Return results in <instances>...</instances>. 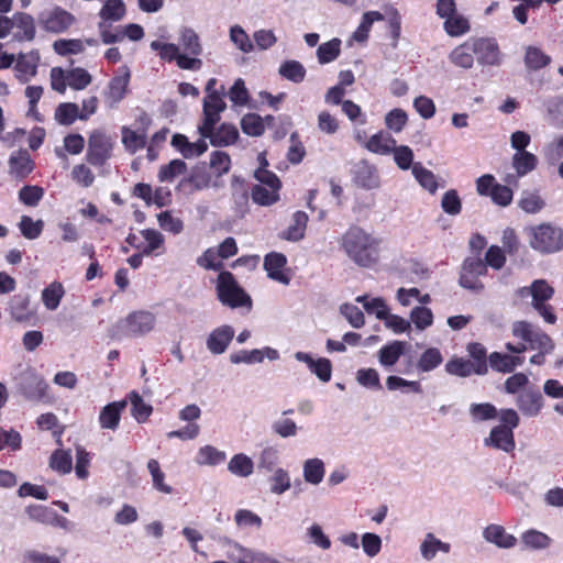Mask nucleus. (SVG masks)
<instances>
[{"instance_id": "f257e3e1", "label": "nucleus", "mask_w": 563, "mask_h": 563, "mask_svg": "<svg viewBox=\"0 0 563 563\" xmlns=\"http://www.w3.org/2000/svg\"><path fill=\"white\" fill-rule=\"evenodd\" d=\"M382 240L358 225L350 227L340 239L345 255L357 266L369 268L380 258Z\"/></svg>"}, {"instance_id": "f03ea898", "label": "nucleus", "mask_w": 563, "mask_h": 563, "mask_svg": "<svg viewBox=\"0 0 563 563\" xmlns=\"http://www.w3.org/2000/svg\"><path fill=\"white\" fill-rule=\"evenodd\" d=\"M156 323L155 316L150 311H134L119 320L110 330L113 339L142 336L151 332Z\"/></svg>"}, {"instance_id": "cd10ccee", "label": "nucleus", "mask_w": 563, "mask_h": 563, "mask_svg": "<svg viewBox=\"0 0 563 563\" xmlns=\"http://www.w3.org/2000/svg\"><path fill=\"white\" fill-rule=\"evenodd\" d=\"M551 56L545 54L540 47L528 45L525 47L523 63L528 70L537 71L551 64Z\"/></svg>"}, {"instance_id": "e433bc0d", "label": "nucleus", "mask_w": 563, "mask_h": 563, "mask_svg": "<svg viewBox=\"0 0 563 563\" xmlns=\"http://www.w3.org/2000/svg\"><path fill=\"white\" fill-rule=\"evenodd\" d=\"M65 289L59 282H53L42 291V301L46 309L54 311L58 308Z\"/></svg>"}, {"instance_id": "c9c22d12", "label": "nucleus", "mask_w": 563, "mask_h": 563, "mask_svg": "<svg viewBox=\"0 0 563 563\" xmlns=\"http://www.w3.org/2000/svg\"><path fill=\"white\" fill-rule=\"evenodd\" d=\"M122 143L128 152L134 154L139 150L143 148L146 144V130L136 132L128 126H123L121 130Z\"/></svg>"}, {"instance_id": "052dcab7", "label": "nucleus", "mask_w": 563, "mask_h": 563, "mask_svg": "<svg viewBox=\"0 0 563 563\" xmlns=\"http://www.w3.org/2000/svg\"><path fill=\"white\" fill-rule=\"evenodd\" d=\"M278 190L274 187L255 185L252 189V199L257 205L269 206L277 201Z\"/></svg>"}, {"instance_id": "f8f14e48", "label": "nucleus", "mask_w": 563, "mask_h": 563, "mask_svg": "<svg viewBox=\"0 0 563 563\" xmlns=\"http://www.w3.org/2000/svg\"><path fill=\"white\" fill-rule=\"evenodd\" d=\"M538 165V158L534 154L526 152H516L512 156V167L516 170V175H507L505 181L508 185L517 186L518 178L526 176L536 169Z\"/></svg>"}, {"instance_id": "c03bdc74", "label": "nucleus", "mask_w": 563, "mask_h": 563, "mask_svg": "<svg viewBox=\"0 0 563 563\" xmlns=\"http://www.w3.org/2000/svg\"><path fill=\"white\" fill-rule=\"evenodd\" d=\"M443 362V356L439 349H427L417 362V369L422 373H428L435 369Z\"/></svg>"}, {"instance_id": "e2e57ef3", "label": "nucleus", "mask_w": 563, "mask_h": 563, "mask_svg": "<svg viewBox=\"0 0 563 563\" xmlns=\"http://www.w3.org/2000/svg\"><path fill=\"white\" fill-rule=\"evenodd\" d=\"M66 73L68 86L74 90H82L92 81L91 75L81 67L73 68Z\"/></svg>"}, {"instance_id": "6ab92c4d", "label": "nucleus", "mask_w": 563, "mask_h": 563, "mask_svg": "<svg viewBox=\"0 0 563 563\" xmlns=\"http://www.w3.org/2000/svg\"><path fill=\"white\" fill-rule=\"evenodd\" d=\"M126 407V401H113L106 405L99 413V423L102 429L117 430L121 420V412Z\"/></svg>"}, {"instance_id": "de8ad7c7", "label": "nucleus", "mask_w": 563, "mask_h": 563, "mask_svg": "<svg viewBox=\"0 0 563 563\" xmlns=\"http://www.w3.org/2000/svg\"><path fill=\"white\" fill-rule=\"evenodd\" d=\"M341 53V40L332 38L322 43L317 48V58L319 64L324 65L335 60Z\"/></svg>"}, {"instance_id": "423d86ee", "label": "nucleus", "mask_w": 563, "mask_h": 563, "mask_svg": "<svg viewBox=\"0 0 563 563\" xmlns=\"http://www.w3.org/2000/svg\"><path fill=\"white\" fill-rule=\"evenodd\" d=\"M37 22L45 32L60 34L75 24L76 18L73 13L60 7H53L41 12L37 16Z\"/></svg>"}, {"instance_id": "bf43d9fd", "label": "nucleus", "mask_w": 563, "mask_h": 563, "mask_svg": "<svg viewBox=\"0 0 563 563\" xmlns=\"http://www.w3.org/2000/svg\"><path fill=\"white\" fill-rule=\"evenodd\" d=\"M241 129L246 135L257 137L265 131L264 121L256 113H247L241 120Z\"/></svg>"}, {"instance_id": "0e129e2a", "label": "nucleus", "mask_w": 563, "mask_h": 563, "mask_svg": "<svg viewBox=\"0 0 563 563\" xmlns=\"http://www.w3.org/2000/svg\"><path fill=\"white\" fill-rule=\"evenodd\" d=\"M44 222L42 220L34 221L29 216H22L19 222V229L25 239H37L43 231Z\"/></svg>"}, {"instance_id": "4c0bfd02", "label": "nucleus", "mask_w": 563, "mask_h": 563, "mask_svg": "<svg viewBox=\"0 0 563 563\" xmlns=\"http://www.w3.org/2000/svg\"><path fill=\"white\" fill-rule=\"evenodd\" d=\"M518 206L527 213H538L545 207V201L537 190H525Z\"/></svg>"}, {"instance_id": "79ce46f5", "label": "nucleus", "mask_w": 563, "mask_h": 563, "mask_svg": "<svg viewBox=\"0 0 563 563\" xmlns=\"http://www.w3.org/2000/svg\"><path fill=\"white\" fill-rule=\"evenodd\" d=\"M225 452L212 445L201 446L197 453L196 463L199 465H219L225 461Z\"/></svg>"}, {"instance_id": "58836bf2", "label": "nucleus", "mask_w": 563, "mask_h": 563, "mask_svg": "<svg viewBox=\"0 0 563 563\" xmlns=\"http://www.w3.org/2000/svg\"><path fill=\"white\" fill-rule=\"evenodd\" d=\"M521 542L527 549L543 550L550 547L551 538L539 530L530 529L522 533Z\"/></svg>"}, {"instance_id": "ddd939ff", "label": "nucleus", "mask_w": 563, "mask_h": 563, "mask_svg": "<svg viewBox=\"0 0 563 563\" xmlns=\"http://www.w3.org/2000/svg\"><path fill=\"white\" fill-rule=\"evenodd\" d=\"M354 183L364 189H375L379 186V176L374 165L363 159L356 163L352 170Z\"/></svg>"}, {"instance_id": "f3484780", "label": "nucleus", "mask_w": 563, "mask_h": 563, "mask_svg": "<svg viewBox=\"0 0 563 563\" xmlns=\"http://www.w3.org/2000/svg\"><path fill=\"white\" fill-rule=\"evenodd\" d=\"M130 82V71L126 69L123 75L114 76L104 90L106 102L110 108L115 107L126 95Z\"/></svg>"}, {"instance_id": "9d476101", "label": "nucleus", "mask_w": 563, "mask_h": 563, "mask_svg": "<svg viewBox=\"0 0 563 563\" xmlns=\"http://www.w3.org/2000/svg\"><path fill=\"white\" fill-rule=\"evenodd\" d=\"M235 331L232 325L223 324L214 328L206 340V346L211 354H223L234 338Z\"/></svg>"}, {"instance_id": "20e7f679", "label": "nucleus", "mask_w": 563, "mask_h": 563, "mask_svg": "<svg viewBox=\"0 0 563 563\" xmlns=\"http://www.w3.org/2000/svg\"><path fill=\"white\" fill-rule=\"evenodd\" d=\"M511 334L528 343L527 346L530 350L552 353L555 349V343L549 334L526 320L515 321L511 325Z\"/></svg>"}, {"instance_id": "37998d69", "label": "nucleus", "mask_w": 563, "mask_h": 563, "mask_svg": "<svg viewBox=\"0 0 563 563\" xmlns=\"http://www.w3.org/2000/svg\"><path fill=\"white\" fill-rule=\"evenodd\" d=\"M356 302L362 303L367 313L375 314V317L379 320H383L389 312L387 303L380 297L368 298V296L363 295L356 298Z\"/></svg>"}, {"instance_id": "8fccbe9b", "label": "nucleus", "mask_w": 563, "mask_h": 563, "mask_svg": "<svg viewBox=\"0 0 563 563\" xmlns=\"http://www.w3.org/2000/svg\"><path fill=\"white\" fill-rule=\"evenodd\" d=\"M179 42L180 46L189 55L198 56L202 52L199 35L190 27L181 30Z\"/></svg>"}, {"instance_id": "09e8293b", "label": "nucleus", "mask_w": 563, "mask_h": 563, "mask_svg": "<svg viewBox=\"0 0 563 563\" xmlns=\"http://www.w3.org/2000/svg\"><path fill=\"white\" fill-rule=\"evenodd\" d=\"M229 37L233 45L242 53L249 54L254 51L253 42L241 25L235 24L231 26Z\"/></svg>"}, {"instance_id": "0eeeda50", "label": "nucleus", "mask_w": 563, "mask_h": 563, "mask_svg": "<svg viewBox=\"0 0 563 563\" xmlns=\"http://www.w3.org/2000/svg\"><path fill=\"white\" fill-rule=\"evenodd\" d=\"M112 137L96 130L89 136L86 159L93 166H102L112 156Z\"/></svg>"}, {"instance_id": "603ef678", "label": "nucleus", "mask_w": 563, "mask_h": 563, "mask_svg": "<svg viewBox=\"0 0 563 563\" xmlns=\"http://www.w3.org/2000/svg\"><path fill=\"white\" fill-rule=\"evenodd\" d=\"M53 49L60 56L80 54L85 51V42L80 38H59L53 43Z\"/></svg>"}, {"instance_id": "338daca9", "label": "nucleus", "mask_w": 563, "mask_h": 563, "mask_svg": "<svg viewBox=\"0 0 563 563\" xmlns=\"http://www.w3.org/2000/svg\"><path fill=\"white\" fill-rule=\"evenodd\" d=\"M271 482V492L276 495H282L287 492L290 486V476L287 471L284 468H277L274 471V474L269 478Z\"/></svg>"}, {"instance_id": "bb28decb", "label": "nucleus", "mask_w": 563, "mask_h": 563, "mask_svg": "<svg viewBox=\"0 0 563 563\" xmlns=\"http://www.w3.org/2000/svg\"><path fill=\"white\" fill-rule=\"evenodd\" d=\"M408 343L405 341H393L378 351L379 364L384 367L394 366L405 353Z\"/></svg>"}, {"instance_id": "5701e85b", "label": "nucleus", "mask_w": 563, "mask_h": 563, "mask_svg": "<svg viewBox=\"0 0 563 563\" xmlns=\"http://www.w3.org/2000/svg\"><path fill=\"white\" fill-rule=\"evenodd\" d=\"M525 358L519 355H509L500 352H493L488 356L489 366L498 373H512L521 366Z\"/></svg>"}, {"instance_id": "a211bd4d", "label": "nucleus", "mask_w": 563, "mask_h": 563, "mask_svg": "<svg viewBox=\"0 0 563 563\" xmlns=\"http://www.w3.org/2000/svg\"><path fill=\"white\" fill-rule=\"evenodd\" d=\"M287 263V258L284 254L272 252L264 258V268L267 275L273 280L279 282L284 285H288L290 279L283 273V268Z\"/></svg>"}, {"instance_id": "a18cd8bd", "label": "nucleus", "mask_w": 563, "mask_h": 563, "mask_svg": "<svg viewBox=\"0 0 563 563\" xmlns=\"http://www.w3.org/2000/svg\"><path fill=\"white\" fill-rule=\"evenodd\" d=\"M412 175L421 187L428 190L430 194H434L438 189V181L435 175L423 167L421 163H415L412 165Z\"/></svg>"}, {"instance_id": "c85d7f7f", "label": "nucleus", "mask_w": 563, "mask_h": 563, "mask_svg": "<svg viewBox=\"0 0 563 563\" xmlns=\"http://www.w3.org/2000/svg\"><path fill=\"white\" fill-rule=\"evenodd\" d=\"M14 26L19 31L14 34L18 41H33L35 37V22L31 14L24 12L14 13Z\"/></svg>"}, {"instance_id": "473e14b6", "label": "nucleus", "mask_w": 563, "mask_h": 563, "mask_svg": "<svg viewBox=\"0 0 563 563\" xmlns=\"http://www.w3.org/2000/svg\"><path fill=\"white\" fill-rule=\"evenodd\" d=\"M126 14V8L123 0H106L99 11L100 22H119Z\"/></svg>"}, {"instance_id": "4468645a", "label": "nucleus", "mask_w": 563, "mask_h": 563, "mask_svg": "<svg viewBox=\"0 0 563 563\" xmlns=\"http://www.w3.org/2000/svg\"><path fill=\"white\" fill-rule=\"evenodd\" d=\"M267 357L271 361H275L279 357V353L277 350L272 347H264L262 350L254 349L251 351L241 350L235 353L230 354V362L232 364H257L262 363L264 358Z\"/></svg>"}, {"instance_id": "13d9d810", "label": "nucleus", "mask_w": 563, "mask_h": 563, "mask_svg": "<svg viewBox=\"0 0 563 563\" xmlns=\"http://www.w3.org/2000/svg\"><path fill=\"white\" fill-rule=\"evenodd\" d=\"M554 295V289L544 279H536L532 282V301L531 306L545 303Z\"/></svg>"}, {"instance_id": "6e6d98bb", "label": "nucleus", "mask_w": 563, "mask_h": 563, "mask_svg": "<svg viewBox=\"0 0 563 563\" xmlns=\"http://www.w3.org/2000/svg\"><path fill=\"white\" fill-rule=\"evenodd\" d=\"M49 466L59 474H68L73 468V457L69 451L56 450L49 457Z\"/></svg>"}, {"instance_id": "b1692460", "label": "nucleus", "mask_w": 563, "mask_h": 563, "mask_svg": "<svg viewBox=\"0 0 563 563\" xmlns=\"http://www.w3.org/2000/svg\"><path fill=\"white\" fill-rule=\"evenodd\" d=\"M10 174L25 178L33 170V162L26 150L13 152L9 158Z\"/></svg>"}, {"instance_id": "864d4df0", "label": "nucleus", "mask_w": 563, "mask_h": 563, "mask_svg": "<svg viewBox=\"0 0 563 563\" xmlns=\"http://www.w3.org/2000/svg\"><path fill=\"white\" fill-rule=\"evenodd\" d=\"M253 461L245 454H235L228 464V470L240 477H247L253 473Z\"/></svg>"}, {"instance_id": "49530a36", "label": "nucleus", "mask_w": 563, "mask_h": 563, "mask_svg": "<svg viewBox=\"0 0 563 563\" xmlns=\"http://www.w3.org/2000/svg\"><path fill=\"white\" fill-rule=\"evenodd\" d=\"M77 119L80 120V109L77 103L64 102L55 110V120L62 125H70Z\"/></svg>"}, {"instance_id": "6e6552de", "label": "nucleus", "mask_w": 563, "mask_h": 563, "mask_svg": "<svg viewBox=\"0 0 563 563\" xmlns=\"http://www.w3.org/2000/svg\"><path fill=\"white\" fill-rule=\"evenodd\" d=\"M198 132L205 140L209 139L211 145L219 147L234 144L239 139V131L231 123H222L219 128H216V124L201 123Z\"/></svg>"}, {"instance_id": "5fc2aeb1", "label": "nucleus", "mask_w": 563, "mask_h": 563, "mask_svg": "<svg viewBox=\"0 0 563 563\" xmlns=\"http://www.w3.org/2000/svg\"><path fill=\"white\" fill-rule=\"evenodd\" d=\"M467 352L474 360L472 362L476 366V375H486L488 373V365L485 346L481 343L473 342L467 345Z\"/></svg>"}, {"instance_id": "9b49d317", "label": "nucleus", "mask_w": 563, "mask_h": 563, "mask_svg": "<svg viewBox=\"0 0 563 563\" xmlns=\"http://www.w3.org/2000/svg\"><path fill=\"white\" fill-rule=\"evenodd\" d=\"M224 87L221 86V91L212 95H208L203 98L202 113L203 121L208 125L217 124L221 119V113L227 109L224 101Z\"/></svg>"}, {"instance_id": "ea45409f", "label": "nucleus", "mask_w": 563, "mask_h": 563, "mask_svg": "<svg viewBox=\"0 0 563 563\" xmlns=\"http://www.w3.org/2000/svg\"><path fill=\"white\" fill-rule=\"evenodd\" d=\"M445 372L457 377H468L476 374V366L472 361L463 357H452L445 364Z\"/></svg>"}, {"instance_id": "393cba45", "label": "nucleus", "mask_w": 563, "mask_h": 563, "mask_svg": "<svg viewBox=\"0 0 563 563\" xmlns=\"http://www.w3.org/2000/svg\"><path fill=\"white\" fill-rule=\"evenodd\" d=\"M475 43L474 40L466 41L465 43L456 46L449 55L452 64L457 67L468 69L474 64Z\"/></svg>"}, {"instance_id": "7c9ffc66", "label": "nucleus", "mask_w": 563, "mask_h": 563, "mask_svg": "<svg viewBox=\"0 0 563 563\" xmlns=\"http://www.w3.org/2000/svg\"><path fill=\"white\" fill-rule=\"evenodd\" d=\"M141 235L144 238L146 244H142V251L145 256H150L154 253L156 255L164 253V235L155 229H144L141 231Z\"/></svg>"}, {"instance_id": "72a5a7b5", "label": "nucleus", "mask_w": 563, "mask_h": 563, "mask_svg": "<svg viewBox=\"0 0 563 563\" xmlns=\"http://www.w3.org/2000/svg\"><path fill=\"white\" fill-rule=\"evenodd\" d=\"M278 74L284 79H287L294 84H300L305 80L307 71L300 62L288 59L279 65Z\"/></svg>"}, {"instance_id": "a19ab883", "label": "nucleus", "mask_w": 563, "mask_h": 563, "mask_svg": "<svg viewBox=\"0 0 563 563\" xmlns=\"http://www.w3.org/2000/svg\"><path fill=\"white\" fill-rule=\"evenodd\" d=\"M187 165L181 159H173L166 165L159 167L157 178L161 183H173L178 176L184 175Z\"/></svg>"}, {"instance_id": "2eb2a0df", "label": "nucleus", "mask_w": 563, "mask_h": 563, "mask_svg": "<svg viewBox=\"0 0 563 563\" xmlns=\"http://www.w3.org/2000/svg\"><path fill=\"white\" fill-rule=\"evenodd\" d=\"M485 445L509 453L515 450L514 432L505 426H496L484 440Z\"/></svg>"}, {"instance_id": "774afa93", "label": "nucleus", "mask_w": 563, "mask_h": 563, "mask_svg": "<svg viewBox=\"0 0 563 563\" xmlns=\"http://www.w3.org/2000/svg\"><path fill=\"white\" fill-rule=\"evenodd\" d=\"M230 101L235 107H243L249 102L250 96L242 78H238L228 91Z\"/></svg>"}, {"instance_id": "69168bd1", "label": "nucleus", "mask_w": 563, "mask_h": 563, "mask_svg": "<svg viewBox=\"0 0 563 563\" xmlns=\"http://www.w3.org/2000/svg\"><path fill=\"white\" fill-rule=\"evenodd\" d=\"M410 320L418 330H426L433 322V313L431 309L417 306L410 312Z\"/></svg>"}, {"instance_id": "f704fd0d", "label": "nucleus", "mask_w": 563, "mask_h": 563, "mask_svg": "<svg viewBox=\"0 0 563 563\" xmlns=\"http://www.w3.org/2000/svg\"><path fill=\"white\" fill-rule=\"evenodd\" d=\"M219 542L224 547H228V556L236 563H252L256 553L251 550L243 548L238 542L223 537L219 539Z\"/></svg>"}, {"instance_id": "c756f323", "label": "nucleus", "mask_w": 563, "mask_h": 563, "mask_svg": "<svg viewBox=\"0 0 563 563\" xmlns=\"http://www.w3.org/2000/svg\"><path fill=\"white\" fill-rule=\"evenodd\" d=\"M308 222V216L303 211L292 214V223L280 233V238L287 241L297 242L303 239Z\"/></svg>"}, {"instance_id": "412c9836", "label": "nucleus", "mask_w": 563, "mask_h": 563, "mask_svg": "<svg viewBox=\"0 0 563 563\" xmlns=\"http://www.w3.org/2000/svg\"><path fill=\"white\" fill-rule=\"evenodd\" d=\"M483 538L500 549H510L517 543L516 537L507 533L505 528L499 525L487 526L483 531Z\"/></svg>"}, {"instance_id": "dca6fc26", "label": "nucleus", "mask_w": 563, "mask_h": 563, "mask_svg": "<svg viewBox=\"0 0 563 563\" xmlns=\"http://www.w3.org/2000/svg\"><path fill=\"white\" fill-rule=\"evenodd\" d=\"M516 402L523 415L534 417L543 406V397L538 388H527L518 395Z\"/></svg>"}, {"instance_id": "39448f33", "label": "nucleus", "mask_w": 563, "mask_h": 563, "mask_svg": "<svg viewBox=\"0 0 563 563\" xmlns=\"http://www.w3.org/2000/svg\"><path fill=\"white\" fill-rule=\"evenodd\" d=\"M217 295L220 302L230 308H251V297L238 285L230 272H221L218 276Z\"/></svg>"}, {"instance_id": "aec40b11", "label": "nucleus", "mask_w": 563, "mask_h": 563, "mask_svg": "<svg viewBox=\"0 0 563 563\" xmlns=\"http://www.w3.org/2000/svg\"><path fill=\"white\" fill-rule=\"evenodd\" d=\"M172 145L176 147L185 158L200 156L208 150L206 140L201 136L197 142H189L183 134H175L172 137Z\"/></svg>"}, {"instance_id": "7ed1b4c3", "label": "nucleus", "mask_w": 563, "mask_h": 563, "mask_svg": "<svg viewBox=\"0 0 563 563\" xmlns=\"http://www.w3.org/2000/svg\"><path fill=\"white\" fill-rule=\"evenodd\" d=\"M530 246L542 254L556 253L563 249V230L550 222L528 229Z\"/></svg>"}, {"instance_id": "4d7b16f0", "label": "nucleus", "mask_w": 563, "mask_h": 563, "mask_svg": "<svg viewBox=\"0 0 563 563\" xmlns=\"http://www.w3.org/2000/svg\"><path fill=\"white\" fill-rule=\"evenodd\" d=\"M29 305L30 300L26 296H13L10 301V312L12 318L19 322L27 321L31 317Z\"/></svg>"}, {"instance_id": "a878e982", "label": "nucleus", "mask_w": 563, "mask_h": 563, "mask_svg": "<svg viewBox=\"0 0 563 563\" xmlns=\"http://www.w3.org/2000/svg\"><path fill=\"white\" fill-rule=\"evenodd\" d=\"M396 140L386 132H378L372 135L365 143L364 147L375 154L389 155L394 150Z\"/></svg>"}, {"instance_id": "4be33fe9", "label": "nucleus", "mask_w": 563, "mask_h": 563, "mask_svg": "<svg viewBox=\"0 0 563 563\" xmlns=\"http://www.w3.org/2000/svg\"><path fill=\"white\" fill-rule=\"evenodd\" d=\"M22 393L27 399L44 400L47 397V383L40 376L31 374L24 377Z\"/></svg>"}, {"instance_id": "1a4fd4ad", "label": "nucleus", "mask_w": 563, "mask_h": 563, "mask_svg": "<svg viewBox=\"0 0 563 563\" xmlns=\"http://www.w3.org/2000/svg\"><path fill=\"white\" fill-rule=\"evenodd\" d=\"M475 55L482 66H499L503 62V55L499 46L494 38H476Z\"/></svg>"}, {"instance_id": "3c124183", "label": "nucleus", "mask_w": 563, "mask_h": 563, "mask_svg": "<svg viewBox=\"0 0 563 563\" xmlns=\"http://www.w3.org/2000/svg\"><path fill=\"white\" fill-rule=\"evenodd\" d=\"M129 400L132 405L131 415L133 418L140 423L145 422L153 411L152 406L146 404L136 391L129 394Z\"/></svg>"}, {"instance_id": "2f4dec72", "label": "nucleus", "mask_w": 563, "mask_h": 563, "mask_svg": "<svg viewBox=\"0 0 563 563\" xmlns=\"http://www.w3.org/2000/svg\"><path fill=\"white\" fill-rule=\"evenodd\" d=\"M325 468L321 459L313 457L305 461L302 465L303 479L311 485H319L324 477Z\"/></svg>"}, {"instance_id": "680f3d73", "label": "nucleus", "mask_w": 563, "mask_h": 563, "mask_svg": "<svg viewBox=\"0 0 563 563\" xmlns=\"http://www.w3.org/2000/svg\"><path fill=\"white\" fill-rule=\"evenodd\" d=\"M147 470L152 476L153 486L156 490L164 494H172L173 487L165 484V474L162 472L159 463L155 459H151L147 462Z\"/></svg>"}]
</instances>
